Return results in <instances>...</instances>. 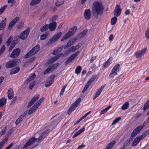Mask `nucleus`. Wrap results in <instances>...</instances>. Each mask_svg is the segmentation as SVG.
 <instances>
[{"instance_id":"f257e3e1","label":"nucleus","mask_w":149,"mask_h":149,"mask_svg":"<svg viewBox=\"0 0 149 149\" xmlns=\"http://www.w3.org/2000/svg\"><path fill=\"white\" fill-rule=\"evenodd\" d=\"M94 8L93 9V15H96L97 14V15H102L103 14L104 8L101 3L98 2L94 3Z\"/></svg>"},{"instance_id":"f03ea898","label":"nucleus","mask_w":149,"mask_h":149,"mask_svg":"<svg viewBox=\"0 0 149 149\" xmlns=\"http://www.w3.org/2000/svg\"><path fill=\"white\" fill-rule=\"evenodd\" d=\"M46 134H47L46 133V132L45 131L42 133L41 135L39 137L38 139L36 138L35 137H32L25 144V145L23 146V148H24L27 147L29 146L33 142H34L36 140H37V141L38 142H41L42 139L44 138L45 136H46Z\"/></svg>"},{"instance_id":"7ed1b4c3","label":"nucleus","mask_w":149,"mask_h":149,"mask_svg":"<svg viewBox=\"0 0 149 149\" xmlns=\"http://www.w3.org/2000/svg\"><path fill=\"white\" fill-rule=\"evenodd\" d=\"M39 46L38 45H37L24 56V58H28L34 55L39 50Z\"/></svg>"},{"instance_id":"20e7f679","label":"nucleus","mask_w":149,"mask_h":149,"mask_svg":"<svg viewBox=\"0 0 149 149\" xmlns=\"http://www.w3.org/2000/svg\"><path fill=\"white\" fill-rule=\"evenodd\" d=\"M77 27L76 26H74L72 28L70 29L65 34V36L63 37L61 40V41H63L67 38L70 37L72 35L74 34V33L77 30Z\"/></svg>"},{"instance_id":"39448f33","label":"nucleus","mask_w":149,"mask_h":149,"mask_svg":"<svg viewBox=\"0 0 149 149\" xmlns=\"http://www.w3.org/2000/svg\"><path fill=\"white\" fill-rule=\"evenodd\" d=\"M120 70V65L119 64H116L113 68L109 76V78H112L117 74Z\"/></svg>"},{"instance_id":"423d86ee","label":"nucleus","mask_w":149,"mask_h":149,"mask_svg":"<svg viewBox=\"0 0 149 149\" xmlns=\"http://www.w3.org/2000/svg\"><path fill=\"white\" fill-rule=\"evenodd\" d=\"M81 101V99L79 98L75 102L68 110L67 113L68 114L70 115L71 113L75 109L76 107L79 104Z\"/></svg>"},{"instance_id":"0eeeda50","label":"nucleus","mask_w":149,"mask_h":149,"mask_svg":"<svg viewBox=\"0 0 149 149\" xmlns=\"http://www.w3.org/2000/svg\"><path fill=\"white\" fill-rule=\"evenodd\" d=\"M62 33L61 32H59L52 38H50L48 42V44H52L55 42L61 36Z\"/></svg>"},{"instance_id":"6e6552de","label":"nucleus","mask_w":149,"mask_h":149,"mask_svg":"<svg viewBox=\"0 0 149 149\" xmlns=\"http://www.w3.org/2000/svg\"><path fill=\"white\" fill-rule=\"evenodd\" d=\"M21 50L20 49L17 48L14 49L11 53L10 57L12 58H17L20 54Z\"/></svg>"},{"instance_id":"1a4fd4ad","label":"nucleus","mask_w":149,"mask_h":149,"mask_svg":"<svg viewBox=\"0 0 149 149\" xmlns=\"http://www.w3.org/2000/svg\"><path fill=\"white\" fill-rule=\"evenodd\" d=\"M16 64L17 63L16 60H10L6 63V67L7 68H12L15 66Z\"/></svg>"},{"instance_id":"9d476101","label":"nucleus","mask_w":149,"mask_h":149,"mask_svg":"<svg viewBox=\"0 0 149 149\" xmlns=\"http://www.w3.org/2000/svg\"><path fill=\"white\" fill-rule=\"evenodd\" d=\"M144 126V125H143L136 128L132 133L131 137H133L136 136L143 128Z\"/></svg>"},{"instance_id":"9b49d317","label":"nucleus","mask_w":149,"mask_h":149,"mask_svg":"<svg viewBox=\"0 0 149 149\" xmlns=\"http://www.w3.org/2000/svg\"><path fill=\"white\" fill-rule=\"evenodd\" d=\"M19 17H17L13 19L9 23L8 29L9 30H10L15 25L17 22L19 20Z\"/></svg>"},{"instance_id":"f8f14e48","label":"nucleus","mask_w":149,"mask_h":149,"mask_svg":"<svg viewBox=\"0 0 149 149\" xmlns=\"http://www.w3.org/2000/svg\"><path fill=\"white\" fill-rule=\"evenodd\" d=\"M146 48H144L142 49L140 51H139L136 52L135 53V55L136 57L137 58L141 57L145 54L146 52Z\"/></svg>"},{"instance_id":"ddd939ff","label":"nucleus","mask_w":149,"mask_h":149,"mask_svg":"<svg viewBox=\"0 0 149 149\" xmlns=\"http://www.w3.org/2000/svg\"><path fill=\"white\" fill-rule=\"evenodd\" d=\"M80 52L79 51L76 52L74 54L71 55L65 61V65H67L71 61H73L75 58V57L79 54Z\"/></svg>"},{"instance_id":"4468645a","label":"nucleus","mask_w":149,"mask_h":149,"mask_svg":"<svg viewBox=\"0 0 149 149\" xmlns=\"http://www.w3.org/2000/svg\"><path fill=\"white\" fill-rule=\"evenodd\" d=\"M96 77L95 76H92L90 80L88 81L83 91L82 92L84 93L85 92L89 87V85L92 83Z\"/></svg>"},{"instance_id":"2eb2a0df","label":"nucleus","mask_w":149,"mask_h":149,"mask_svg":"<svg viewBox=\"0 0 149 149\" xmlns=\"http://www.w3.org/2000/svg\"><path fill=\"white\" fill-rule=\"evenodd\" d=\"M121 10H122L120 8V6L117 5L114 10V15L116 17H118L120 15Z\"/></svg>"},{"instance_id":"dca6fc26","label":"nucleus","mask_w":149,"mask_h":149,"mask_svg":"<svg viewBox=\"0 0 149 149\" xmlns=\"http://www.w3.org/2000/svg\"><path fill=\"white\" fill-rule=\"evenodd\" d=\"M29 32V29H26L24 31L22 32L19 36V38L22 40H24L27 38Z\"/></svg>"},{"instance_id":"f3484780","label":"nucleus","mask_w":149,"mask_h":149,"mask_svg":"<svg viewBox=\"0 0 149 149\" xmlns=\"http://www.w3.org/2000/svg\"><path fill=\"white\" fill-rule=\"evenodd\" d=\"M27 115V111H25L17 119L15 122V124L16 125L19 124L24 119V117Z\"/></svg>"},{"instance_id":"a211bd4d","label":"nucleus","mask_w":149,"mask_h":149,"mask_svg":"<svg viewBox=\"0 0 149 149\" xmlns=\"http://www.w3.org/2000/svg\"><path fill=\"white\" fill-rule=\"evenodd\" d=\"M39 97V95H35L34 97L31 99L28 103L27 106V108L31 106L38 99Z\"/></svg>"},{"instance_id":"6ab92c4d","label":"nucleus","mask_w":149,"mask_h":149,"mask_svg":"<svg viewBox=\"0 0 149 149\" xmlns=\"http://www.w3.org/2000/svg\"><path fill=\"white\" fill-rule=\"evenodd\" d=\"M58 65L59 63H57L54 64L52 66H49L47 69L44 72V74H45L51 71H53L55 68L58 67Z\"/></svg>"},{"instance_id":"aec40b11","label":"nucleus","mask_w":149,"mask_h":149,"mask_svg":"<svg viewBox=\"0 0 149 149\" xmlns=\"http://www.w3.org/2000/svg\"><path fill=\"white\" fill-rule=\"evenodd\" d=\"M54 75L51 76L48 79L47 82L45 83V86L47 87L51 85L54 82Z\"/></svg>"},{"instance_id":"412c9836","label":"nucleus","mask_w":149,"mask_h":149,"mask_svg":"<svg viewBox=\"0 0 149 149\" xmlns=\"http://www.w3.org/2000/svg\"><path fill=\"white\" fill-rule=\"evenodd\" d=\"M84 16L86 20H89L91 17V12L90 9L86 10L84 13Z\"/></svg>"},{"instance_id":"4be33fe9","label":"nucleus","mask_w":149,"mask_h":149,"mask_svg":"<svg viewBox=\"0 0 149 149\" xmlns=\"http://www.w3.org/2000/svg\"><path fill=\"white\" fill-rule=\"evenodd\" d=\"M56 27V22H52L48 25V28L50 31H54Z\"/></svg>"},{"instance_id":"5701e85b","label":"nucleus","mask_w":149,"mask_h":149,"mask_svg":"<svg viewBox=\"0 0 149 149\" xmlns=\"http://www.w3.org/2000/svg\"><path fill=\"white\" fill-rule=\"evenodd\" d=\"M104 88V87L103 86H102L100 88L97 89L95 95L93 96V100L95 99L100 94Z\"/></svg>"},{"instance_id":"b1692460","label":"nucleus","mask_w":149,"mask_h":149,"mask_svg":"<svg viewBox=\"0 0 149 149\" xmlns=\"http://www.w3.org/2000/svg\"><path fill=\"white\" fill-rule=\"evenodd\" d=\"M76 40V38H73L71 39L68 42L67 44L65 45V49H66L67 47L71 46L74 44V42Z\"/></svg>"},{"instance_id":"393cba45","label":"nucleus","mask_w":149,"mask_h":149,"mask_svg":"<svg viewBox=\"0 0 149 149\" xmlns=\"http://www.w3.org/2000/svg\"><path fill=\"white\" fill-rule=\"evenodd\" d=\"M141 139L139 136H137L136 138L133 140L132 144L133 146H136L139 142L140 140Z\"/></svg>"},{"instance_id":"a878e982","label":"nucleus","mask_w":149,"mask_h":149,"mask_svg":"<svg viewBox=\"0 0 149 149\" xmlns=\"http://www.w3.org/2000/svg\"><path fill=\"white\" fill-rule=\"evenodd\" d=\"M20 68L19 67H17L15 68H13L10 70V74H13L18 72Z\"/></svg>"},{"instance_id":"bb28decb","label":"nucleus","mask_w":149,"mask_h":149,"mask_svg":"<svg viewBox=\"0 0 149 149\" xmlns=\"http://www.w3.org/2000/svg\"><path fill=\"white\" fill-rule=\"evenodd\" d=\"M8 99H11L13 97L14 93L13 89L12 88H10L8 91Z\"/></svg>"},{"instance_id":"cd10ccee","label":"nucleus","mask_w":149,"mask_h":149,"mask_svg":"<svg viewBox=\"0 0 149 149\" xmlns=\"http://www.w3.org/2000/svg\"><path fill=\"white\" fill-rule=\"evenodd\" d=\"M87 31L88 30L87 29H85L83 30L82 32H81L78 34L77 36L78 38L79 39L84 37L86 34Z\"/></svg>"},{"instance_id":"c85d7f7f","label":"nucleus","mask_w":149,"mask_h":149,"mask_svg":"<svg viewBox=\"0 0 149 149\" xmlns=\"http://www.w3.org/2000/svg\"><path fill=\"white\" fill-rule=\"evenodd\" d=\"M112 60V58H110L104 64V67L105 68H107L111 63Z\"/></svg>"},{"instance_id":"c756f323","label":"nucleus","mask_w":149,"mask_h":149,"mask_svg":"<svg viewBox=\"0 0 149 149\" xmlns=\"http://www.w3.org/2000/svg\"><path fill=\"white\" fill-rule=\"evenodd\" d=\"M6 18H5L0 23V30H1L4 29L6 26Z\"/></svg>"},{"instance_id":"7c9ffc66","label":"nucleus","mask_w":149,"mask_h":149,"mask_svg":"<svg viewBox=\"0 0 149 149\" xmlns=\"http://www.w3.org/2000/svg\"><path fill=\"white\" fill-rule=\"evenodd\" d=\"M85 130V128L84 127H82L81 129L79 130L75 134H74L72 138H75V137L78 136V135L80 134L83 132H84Z\"/></svg>"},{"instance_id":"2f4dec72","label":"nucleus","mask_w":149,"mask_h":149,"mask_svg":"<svg viewBox=\"0 0 149 149\" xmlns=\"http://www.w3.org/2000/svg\"><path fill=\"white\" fill-rule=\"evenodd\" d=\"M37 108L38 107H36V106H35V105L34 104L29 110L28 112V114L29 115H30L33 113H34Z\"/></svg>"},{"instance_id":"473e14b6","label":"nucleus","mask_w":149,"mask_h":149,"mask_svg":"<svg viewBox=\"0 0 149 149\" xmlns=\"http://www.w3.org/2000/svg\"><path fill=\"white\" fill-rule=\"evenodd\" d=\"M6 99L2 97L0 100V107L4 106L6 104Z\"/></svg>"},{"instance_id":"72a5a7b5","label":"nucleus","mask_w":149,"mask_h":149,"mask_svg":"<svg viewBox=\"0 0 149 149\" xmlns=\"http://www.w3.org/2000/svg\"><path fill=\"white\" fill-rule=\"evenodd\" d=\"M116 142L115 141H112L110 143H109L105 149H111L115 144Z\"/></svg>"},{"instance_id":"f704fd0d","label":"nucleus","mask_w":149,"mask_h":149,"mask_svg":"<svg viewBox=\"0 0 149 149\" xmlns=\"http://www.w3.org/2000/svg\"><path fill=\"white\" fill-rule=\"evenodd\" d=\"M149 134V130H147L144 131L142 134L139 136L141 139H142Z\"/></svg>"},{"instance_id":"c9c22d12","label":"nucleus","mask_w":149,"mask_h":149,"mask_svg":"<svg viewBox=\"0 0 149 149\" xmlns=\"http://www.w3.org/2000/svg\"><path fill=\"white\" fill-rule=\"evenodd\" d=\"M40 1L41 0H32L30 3V5L31 6H33L38 4L40 2Z\"/></svg>"},{"instance_id":"e433bc0d","label":"nucleus","mask_w":149,"mask_h":149,"mask_svg":"<svg viewBox=\"0 0 149 149\" xmlns=\"http://www.w3.org/2000/svg\"><path fill=\"white\" fill-rule=\"evenodd\" d=\"M7 126H5L1 129V130L0 131V136L4 135L7 131Z\"/></svg>"},{"instance_id":"4c0bfd02","label":"nucleus","mask_w":149,"mask_h":149,"mask_svg":"<svg viewBox=\"0 0 149 149\" xmlns=\"http://www.w3.org/2000/svg\"><path fill=\"white\" fill-rule=\"evenodd\" d=\"M48 25L46 24L43 26L40 29V31L43 32L47 31L48 28Z\"/></svg>"},{"instance_id":"58836bf2","label":"nucleus","mask_w":149,"mask_h":149,"mask_svg":"<svg viewBox=\"0 0 149 149\" xmlns=\"http://www.w3.org/2000/svg\"><path fill=\"white\" fill-rule=\"evenodd\" d=\"M63 48L62 47H59L56 49H55L53 53V54L54 55H55L56 54H57L58 53L60 52L61 50Z\"/></svg>"},{"instance_id":"ea45409f","label":"nucleus","mask_w":149,"mask_h":149,"mask_svg":"<svg viewBox=\"0 0 149 149\" xmlns=\"http://www.w3.org/2000/svg\"><path fill=\"white\" fill-rule=\"evenodd\" d=\"M129 107V103L128 102H126L121 107V109L123 110H125L127 109Z\"/></svg>"},{"instance_id":"a19ab883","label":"nucleus","mask_w":149,"mask_h":149,"mask_svg":"<svg viewBox=\"0 0 149 149\" xmlns=\"http://www.w3.org/2000/svg\"><path fill=\"white\" fill-rule=\"evenodd\" d=\"M44 98H42L40 99L37 102H36L35 104V106H36L38 108L40 105L41 103L43 101Z\"/></svg>"},{"instance_id":"79ce46f5","label":"nucleus","mask_w":149,"mask_h":149,"mask_svg":"<svg viewBox=\"0 0 149 149\" xmlns=\"http://www.w3.org/2000/svg\"><path fill=\"white\" fill-rule=\"evenodd\" d=\"M13 39V36H11L8 38L7 41L6 42V46H8L10 44L11 41Z\"/></svg>"},{"instance_id":"37998d69","label":"nucleus","mask_w":149,"mask_h":149,"mask_svg":"<svg viewBox=\"0 0 149 149\" xmlns=\"http://www.w3.org/2000/svg\"><path fill=\"white\" fill-rule=\"evenodd\" d=\"M61 0H57V2L55 3V5L57 6H59L63 4L64 3V1H60Z\"/></svg>"},{"instance_id":"c03bdc74","label":"nucleus","mask_w":149,"mask_h":149,"mask_svg":"<svg viewBox=\"0 0 149 149\" xmlns=\"http://www.w3.org/2000/svg\"><path fill=\"white\" fill-rule=\"evenodd\" d=\"M117 17H113L111 21V24L112 25H113L116 24V22L117 21Z\"/></svg>"},{"instance_id":"a18cd8bd","label":"nucleus","mask_w":149,"mask_h":149,"mask_svg":"<svg viewBox=\"0 0 149 149\" xmlns=\"http://www.w3.org/2000/svg\"><path fill=\"white\" fill-rule=\"evenodd\" d=\"M17 44L16 42H12V43L11 44V45L8 51L9 52H10L13 49L14 47Z\"/></svg>"},{"instance_id":"49530a36","label":"nucleus","mask_w":149,"mask_h":149,"mask_svg":"<svg viewBox=\"0 0 149 149\" xmlns=\"http://www.w3.org/2000/svg\"><path fill=\"white\" fill-rule=\"evenodd\" d=\"M145 37L147 39H149V26L145 31Z\"/></svg>"},{"instance_id":"de8ad7c7","label":"nucleus","mask_w":149,"mask_h":149,"mask_svg":"<svg viewBox=\"0 0 149 149\" xmlns=\"http://www.w3.org/2000/svg\"><path fill=\"white\" fill-rule=\"evenodd\" d=\"M63 55V54L62 53H60L57 55L55 56L53 58L54 59V61H55L58 59L61 56Z\"/></svg>"},{"instance_id":"09e8293b","label":"nucleus","mask_w":149,"mask_h":149,"mask_svg":"<svg viewBox=\"0 0 149 149\" xmlns=\"http://www.w3.org/2000/svg\"><path fill=\"white\" fill-rule=\"evenodd\" d=\"M149 108V99L147 101L146 103L144 104L143 109L144 110H147Z\"/></svg>"},{"instance_id":"8fccbe9b","label":"nucleus","mask_w":149,"mask_h":149,"mask_svg":"<svg viewBox=\"0 0 149 149\" xmlns=\"http://www.w3.org/2000/svg\"><path fill=\"white\" fill-rule=\"evenodd\" d=\"M7 5H5L0 9V15H1L6 8Z\"/></svg>"},{"instance_id":"3c124183","label":"nucleus","mask_w":149,"mask_h":149,"mask_svg":"<svg viewBox=\"0 0 149 149\" xmlns=\"http://www.w3.org/2000/svg\"><path fill=\"white\" fill-rule=\"evenodd\" d=\"M73 48L72 47V46L70 48L66 50V54H69L71 53V52H74V50L73 49Z\"/></svg>"},{"instance_id":"603ef678","label":"nucleus","mask_w":149,"mask_h":149,"mask_svg":"<svg viewBox=\"0 0 149 149\" xmlns=\"http://www.w3.org/2000/svg\"><path fill=\"white\" fill-rule=\"evenodd\" d=\"M81 69V67L80 66H78L77 67L75 70V72L77 74H79Z\"/></svg>"},{"instance_id":"864d4df0","label":"nucleus","mask_w":149,"mask_h":149,"mask_svg":"<svg viewBox=\"0 0 149 149\" xmlns=\"http://www.w3.org/2000/svg\"><path fill=\"white\" fill-rule=\"evenodd\" d=\"M47 34H43L40 36V39L42 40H44L47 38Z\"/></svg>"},{"instance_id":"5fc2aeb1","label":"nucleus","mask_w":149,"mask_h":149,"mask_svg":"<svg viewBox=\"0 0 149 149\" xmlns=\"http://www.w3.org/2000/svg\"><path fill=\"white\" fill-rule=\"evenodd\" d=\"M8 138H6L4 139L2 141L0 142V144H1V145H2V146H3L4 144L8 141Z\"/></svg>"},{"instance_id":"6e6d98bb","label":"nucleus","mask_w":149,"mask_h":149,"mask_svg":"<svg viewBox=\"0 0 149 149\" xmlns=\"http://www.w3.org/2000/svg\"><path fill=\"white\" fill-rule=\"evenodd\" d=\"M121 118L120 117H118L113 122L112 124V125H114L115 124L117 123L120 120Z\"/></svg>"},{"instance_id":"4d7b16f0","label":"nucleus","mask_w":149,"mask_h":149,"mask_svg":"<svg viewBox=\"0 0 149 149\" xmlns=\"http://www.w3.org/2000/svg\"><path fill=\"white\" fill-rule=\"evenodd\" d=\"M5 49V47L3 45L0 49V56L4 52Z\"/></svg>"},{"instance_id":"13d9d810","label":"nucleus","mask_w":149,"mask_h":149,"mask_svg":"<svg viewBox=\"0 0 149 149\" xmlns=\"http://www.w3.org/2000/svg\"><path fill=\"white\" fill-rule=\"evenodd\" d=\"M35 57H32L28 59L27 61V62L31 63L35 60Z\"/></svg>"},{"instance_id":"bf43d9fd","label":"nucleus","mask_w":149,"mask_h":149,"mask_svg":"<svg viewBox=\"0 0 149 149\" xmlns=\"http://www.w3.org/2000/svg\"><path fill=\"white\" fill-rule=\"evenodd\" d=\"M19 36H17L15 37L14 38V40L13 42H16L17 44L19 41Z\"/></svg>"},{"instance_id":"052dcab7","label":"nucleus","mask_w":149,"mask_h":149,"mask_svg":"<svg viewBox=\"0 0 149 149\" xmlns=\"http://www.w3.org/2000/svg\"><path fill=\"white\" fill-rule=\"evenodd\" d=\"M12 132L13 131L12 130L10 129L9 130L7 133V136H6V137L7 136V138L9 136H10L11 135V134L12 133Z\"/></svg>"},{"instance_id":"680f3d73","label":"nucleus","mask_w":149,"mask_h":149,"mask_svg":"<svg viewBox=\"0 0 149 149\" xmlns=\"http://www.w3.org/2000/svg\"><path fill=\"white\" fill-rule=\"evenodd\" d=\"M35 84V82H32L29 85V88L30 89H32Z\"/></svg>"},{"instance_id":"e2e57ef3","label":"nucleus","mask_w":149,"mask_h":149,"mask_svg":"<svg viewBox=\"0 0 149 149\" xmlns=\"http://www.w3.org/2000/svg\"><path fill=\"white\" fill-rule=\"evenodd\" d=\"M130 140V139H128L124 143V146L123 147L125 148V146L129 144Z\"/></svg>"},{"instance_id":"0e129e2a","label":"nucleus","mask_w":149,"mask_h":149,"mask_svg":"<svg viewBox=\"0 0 149 149\" xmlns=\"http://www.w3.org/2000/svg\"><path fill=\"white\" fill-rule=\"evenodd\" d=\"M57 17L58 16L57 15H54L51 19V21H52V22H54V21L56 20Z\"/></svg>"},{"instance_id":"69168bd1","label":"nucleus","mask_w":149,"mask_h":149,"mask_svg":"<svg viewBox=\"0 0 149 149\" xmlns=\"http://www.w3.org/2000/svg\"><path fill=\"white\" fill-rule=\"evenodd\" d=\"M80 47V46L79 44L77 45L76 46L74 47V46H73L72 47L73 48V49L74 50V52L76 51L77 49H79Z\"/></svg>"},{"instance_id":"338daca9","label":"nucleus","mask_w":149,"mask_h":149,"mask_svg":"<svg viewBox=\"0 0 149 149\" xmlns=\"http://www.w3.org/2000/svg\"><path fill=\"white\" fill-rule=\"evenodd\" d=\"M66 85L64 86H63V88H62L61 91L60 92V95H61L63 94L64 92L65 89L66 88Z\"/></svg>"},{"instance_id":"774afa93","label":"nucleus","mask_w":149,"mask_h":149,"mask_svg":"<svg viewBox=\"0 0 149 149\" xmlns=\"http://www.w3.org/2000/svg\"><path fill=\"white\" fill-rule=\"evenodd\" d=\"M13 144V143H11L5 149H10L12 147Z\"/></svg>"}]
</instances>
